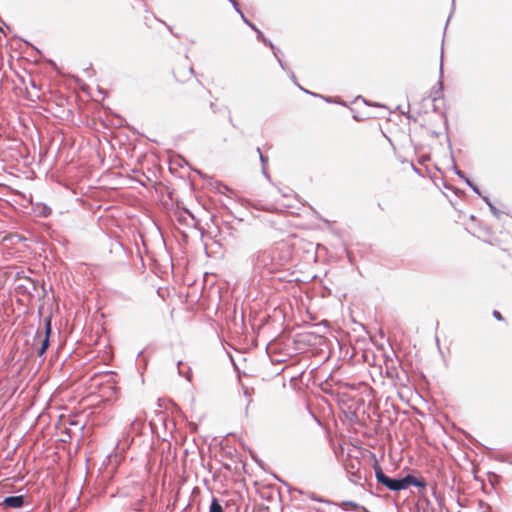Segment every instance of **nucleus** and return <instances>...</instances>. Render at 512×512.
Listing matches in <instances>:
<instances>
[{
  "label": "nucleus",
  "mask_w": 512,
  "mask_h": 512,
  "mask_svg": "<svg viewBox=\"0 0 512 512\" xmlns=\"http://www.w3.org/2000/svg\"><path fill=\"white\" fill-rule=\"evenodd\" d=\"M113 372H103L100 376L103 378L101 382L100 395L106 401H113L117 399L119 388L115 385Z\"/></svg>",
  "instance_id": "nucleus-3"
},
{
  "label": "nucleus",
  "mask_w": 512,
  "mask_h": 512,
  "mask_svg": "<svg viewBox=\"0 0 512 512\" xmlns=\"http://www.w3.org/2000/svg\"><path fill=\"white\" fill-rule=\"evenodd\" d=\"M488 206L490 208V211L495 215L496 217H499L501 212L499 209H497L492 203H488Z\"/></svg>",
  "instance_id": "nucleus-23"
},
{
  "label": "nucleus",
  "mask_w": 512,
  "mask_h": 512,
  "mask_svg": "<svg viewBox=\"0 0 512 512\" xmlns=\"http://www.w3.org/2000/svg\"><path fill=\"white\" fill-rule=\"evenodd\" d=\"M209 512H224L222 505L216 497H212Z\"/></svg>",
  "instance_id": "nucleus-11"
},
{
  "label": "nucleus",
  "mask_w": 512,
  "mask_h": 512,
  "mask_svg": "<svg viewBox=\"0 0 512 512\" xmlns=\"http://www.w3.org/2000/svg\"><path fill=\"white\" fill-rule=\"evenodd\" d=\"M321 98H322V99H324V100H325L326 102H328V103H334V102H335V103H340L339 101H335V100H333V99H332V98H330V97H324V96H321Z\"/></svg>",
  "instance_id": "nucleus-27"
},
{
  "label": "nucleus",
  "mask_w": 512,
  "mask_h": 512,
  "mask_svg": "<svg viewBox=\"0 0 512 512\" xmlns=\"http://www.w3.org/2000/svg\"><path fill=\"white\" fill-rule=\"evenodd\" d=\"M400 364L395 363L394 361H390V363L387 361L385 364V375L388 379H390L394 386H406L405 381L407 380V375L405 372L399 371Z\"/></svg>",
  "instance_id": "nucleus-5"
},
{
  "label": "nucleus",
  "mask_w": 512,
  "mask_h": 512,
  "mask_svg": "<svg viewBox=\"0 0 512 512\" xmlns=\"http://www.w3.org/2000/svg\"><path fill=\"white\" fill-rule=\"evenodd\" d=\"M251 262L255 272L267 270L269 273H273L277 271L271 249L258 251L253 254L251 256Z\"/></svg>",
  "instance_id": "nucleus-1"
},
{
  "label": "nucleus",
  "mask_w": 512,
  "mask_h": 512,
  "mask_svg": "<svg viewBox=\"0 0 512 512\" xmlns=\"http://www.w3.org/2000/svg\"><path fill=\"white\" fill-rule=\"evenodd\" d=\"M210 108L213 111V113H217V107H216L215 103L211 102L210 103Z\"/></svg>",
  "instance_id": "nucleus-29"
},
{
  "label": "nucleus",
  "mask_w": 512,
  "mask_h": 512,
  "mask_svg": "<svg viewBox=\"0 0 512 512\" xmlns=\"http://www.w3.org/2000/svg\"><path fill=\"white\" fill-rule=\"evenodd\" d=\"M25 497L23 495L7 496L3 500V505L9 508H20L23 506Z\"/></svg>",
  "instance_id": "nucleus-10"
},
{
  "label": "nucleus",
  "mask_w": 512,
  "mask_h": 512,
  "mask_svg": "<svg viewBox=\"0 0 512 512\" xmlns=\"http://www.w3.org/2000/svg\"><path fill=\"white\" fill-rule=\"evenodd\" d=\"M262 174L265 176L266 179H268L269 181L271 180L270 175L266 170V167H262Z\"/></svg>",
  "instance_id": "nucleus-28"
},
{
  "label": "nucleus",
  "mask_w": 512,
  "mask_h": 512,
  "mask_svg": "<svg viewBox=\"0 0 512 512\" xmlns=\"http://www.w3.org/2000/svg\"><path fill=\"white\" fill-rule=\"evenodd\" d=\"M44 324H45L44 337L42 338V332L40 330H37L36 334H35V339L37 338L40 340V346L37 347V349H36V353L39 357L44 356V354L46 353V351L50 345V335L52 332L50 317L45 319Z\"/></svg>",
  "instance_id": "nucleus-6"
},
{
  "label": "nucleus",
  "mask_w": 512,
  "mask_h": 512,
  "mask_svg": "<svg viewBox=\"0 0 512 512\" xmlns=\"http://www.w3.org/2000/svg\"><path fill=\"white\" fill-rule=\"evenodd\" d=\"M443 52L441 53V61H440V68H439V80L437 84L432 88L431 91V97L433 101H436L440 99L443 96Z\"/></svg>",
  "instance_id": "nucleus-7"
},
{
  "label": "nucleus",
  "mask_w": 512,
  "mask_h": 512,
  "mask_svg": "<svg viewBox=\"0 0 512 512\" xmlns=\"http://www.w3.org/2000/svg\"><path fill=\"white\" fill-rule=\"evenodd\" d=\"M294 83H295V85H296L298 88H300V89L302 88V87H301V85H300L298 82H296V81H295Z\"/></svg>",
  "instance_id": "nucleus-34"
},
{
  "label": "nucleus",
  "mask_w": 512,
  "mask_h": 512,
  "mask_svg": "<svg viewBox=\"0 0 512 512\" xmlns=\"http://www.w3.org/2000/svg\"><path fill=\"white\" fill-rule=\"evenodd\" d=\"M294 83H295V85H296L298 88H300V89L302 88V87H301V85H300L298 82H296V81H295Z\"/></svg>",
  "instance_id": "nucleus-33"
},
{
  "label": "nucleus",
  "mask_w": 512,
  "mask_h": 512,
  "mask_svg": "<svg viewBox=\"0 0 512 512\" xmlns=\"http://www.w3.org/2000/svg\"><path fill=\"white\" fill-rule=\"evenodd\" d=\"M493 316H494V317H495V319H497L498 321H502V320L504 319V318H503V316H502V314H501L499 311H497V310H494V311H493Z\"/></svg>",
  "instance_id": "nucleus-26"
},
{
  "label": "nucleus",
  "mask_w": 512,
  "mask_h": 512,
  "mask_svg": "<svg viewBox=\"0 0 512 512\" xmlns=\"http://www.w3.org/2000/svg\"><path fill=\"white\" fill-rule=\"evenodd\" d=\"M182 365V361H178L177 362V367H178V373L180 376H184L188 381L191 380V371H190V368H188V371L186 373H184L180 366Z\"/></svg>",
  "instance_id": "nucleus-16"
},
{
  "label": "nucleus",
  "mask_w": 512,
  "mask_h": 512,
  "mask_svg": "<svg viewBox=\"0 0 512 512\" xmlns=\"http://www.w3.org/2000/svg\"><path fill=\"white\" fill-rule=\"evenodd\" d=\"M51 213H52V210L49 206H47L45 204H41L39 206V209H38L39 216L48 217L51 215Z\"/></svg>",
  "instance_id": "nucleus-14"
},
{
  "label": "nucleus",
  "mask_w": 512,
  "mask_h": 512,
  "mask_svg": "<svg viewBox=\"0 0 512 512\" xmlns=\"http://www.w3.org/2000/svg\"><path fill=\"white\" fill-rule=\"evenodd\" d=\"M294 83H295V85H296L298 88H300V89L302 88V87H301V85H300L298 82H296V81H295Z\"/></svg>",
  "instance_id": "nucleus-36"
},
{
  "label": "nucleus",
  "mask_w": 512,
  "mask_h": 512,
  "mask_svg": "<svg viewBox=\"0 0 512 512\" xmlns=\"http://www.w3.org/2000/svg\"><path fill=\"white\" fill-rule=\"evenodd\" d=\"M374 470H375V478L377 480V483L384 486L385 488H387L388 490L390 491H402L404 490V481H403V477L401 478H394V477H389L387 476L382 468L377 464L375 463L374 465Z\"/></svg>",
  "instance_id": "nucleus-2"
},
{
  "label": "nucleus",
  "mask_w": 512,
  "mask_h": 512,
  "mask_svg": "<svg viewBox=\"0 0 512 512\" xmlns=\"http://www.w3.org/2000/svg\"><path fill=\"white\" fill-rule=\"evenodd\" d=\"M275 58L277 59L278 63H279V66L283 69V70H287V67H286V64L282 61V59L279 57V53H280V50L276 47V50H272Z\"/></svg>",
  "instance_id": "nucleus-17"
},
{
  "label": "nucleus",
  "mask_w": 512,
  "mask_h": 512,
  "mask_svg": "<svg viewBox=\"0 0 512 512\" xmlns=\"http://www.w3.org/2000/svg\"><path fill=\"white\" fill-rule=\"evenodd\" d=\"M294 83H295V85H296L298 88H300V89L302 88V87H301V85H300L298 82H296V81H295Z\"/></svg>",
  "instance_id": "nucleus-35"
},
{
  "label": "nucleus",
  "mask_w": 512,
  "mask_h": 512,
  "mask_svg": "<svg viewBox=\"0 0 512 512\" xmlns=\"http://www.w3.org/2000/svg\"><path fill=\"white\" fill-rule=\"evenodd\" d=\"M454 172L455 174L460 177L461 179H463L465 181V178H468L465 173L461 170H459L456 166H454Z\"/></svg>",
  "instance_id": "nucleus-24"
},
{
  "label": "nucleus",
  "mask_w": 512,
  "mask_h": 512,
  "mask_svg": "<svg viewBox=\"0 0 512 512\" xmlns=\"http://www.w3.org/2000/svg\"><path fill=\"white\" fill-rule=\"evenodd\" d=\"M228 1L232 4V6H233L234 10H235V11L240 15V17L242 18V15H244V14H243V12H242V10H241L240 6H239V3H238L236 0H228Z\"/></svg>",
  "instance_id": "nucleus-20"
},
{
  "label": "nucleus",
  "mask_w": 512,
  "mask_h": 512,
  "mask_svg": "<svg viewBox=\"0 0 512 512\" xmlns=\"http://www.w3.org/2000/svg\"><path fill=\"white\" fill-rule=\"evenodd\" d=\"M403 481L405 483L404 490L407 489L409 486H415L421 489H424L426 487V482L421 478H416L412 474H407L403 477Z\"/></svg>",
  "instance_id": "nucleus-9"
},
{
  "label": "nucleus",
  "mask_w": 512,
  "mask_h": 512,
  "mask_svg": "<svg viewBox=\"0 0 512 512\" xmlns=\"http://www.w3.org/2000/svg\"><path fill=\"white\" fill-rule=\"evenodd\" d=\"M348 473H349V480L354 483V484H360V481L362 479V475L359 471V469H357L356 471H349L348 470Z\"/></svg>",
  "instance_id": "nucleus-12"
},
{
  "label": "nucleus",
  "mask_w": 512,
  "mask_h": 512,
  "mask_svg": "<svg viewBox=\"0 0 512 512\" xmlns=\"http://www.w3.org/2000/svg\"><path fill=\"white\" fill-rule=\"evenodd\" d=\"M289 76H290V79H291L293 82H295V81H296V76H295V74H294V72H293V71H289Z\"/></svg>",
  "instance_id": "nucleus-30"
},
{
  "label": "nucleus",
  "mask_w": 512,
  "mask_h": 512,
  "mask_svg": "<svg viewBox=\"0 0 512 512\" xmlns=\"http://www.w3.org/2000/svg\"><path fill=\"white\" fill-rule=\"evenodd\" d=\"M465 183L472 189V191L474 193L481 196V192H480L479 188L469 178H465Z\"/></svg>",
  "instance_id": "nucleus-18"
},
{
  "label": "nucleus",
  "mask_w": 512,
  "mask_h": 512,
  "mask_svg": "<svg viewBox=\"0 0 512 512\" xmlns=\"http://www.w3.org/2000/svg\"><path fill=\"white\" fill-rule=\"evenodd\" d=\"M257 152L259 154L260 162L262 164V167H265L266 163L268 162V157L264 156L260 150V148H257Z\"/></svg>",
  "instance_id": "nucleus-22"
},
{
  "label": "nucleus",
  "mask_w": 512,
  "mask_h": 512,
  "mask_svg": "<svg viewBox=\"0 0 512 512\" xmlns=\"http://www.w3.org/2000/svg\"><path fill=\"white\" fill-rule=\"evenodd\" d=\"M160 22L166 26V28L168 29V31L171 34H173L175 37H178V34L174 33V31L170 25H168L165 21H162V20H160Z\"/></svg>",
  "instance_id": "nucleus-25"
},
{
  "label": "nucleus",
  "mask_w": 512,
  "mask_h": 512,
  "mask_svg": "<svg viewBox=\"0 0 512 512\" xmlns=\"http://www.w3.org/2000/svg\"><path fill=\"white\" fill-rule=\"evenodd\" d=\"M302 91H304L306 94H310V95H313V96H316V94L304 89V88H301Z\"/></svg>",
  "instance_id": "nucleus-32"
},
{
  "label": "nucleus",
  "mask_w": 512,
  "mask_h": 512,
  "mask_svg": "<svg viewBox=\"0 0 512 512\" xmlns=\"http://www.w3.org/2000/svg\"><path fill=\"white\" fill-rule=\"evenodd\" d=\"M242 21L248 26L250 27L253 31H255V33L257 34V31H260L256 26L255 24H253L251 21H249L245 15H242Z\"/></svg>",
  "instance_id": "nucleus-19"
},
{
  "label": "nucleus",
  "mask_w": 512,
  "mask_h": 512,
  "mask_svg": "<svg viewBox=\"0 0 512 512\" xmlns=\"http://www.w3.org/2000/svg\"><path fill=\"white\" fill-rule=\"evenodd\" d=\"M339 506L343 510H346V506H349L352 510H358L360 508L359 504L354 501H343Z\"/></svg>",
  "instance_id": "nucleus-15"
},
{
  "label": "nucleus",
  "mask_w": 512,
  "mask_h": 512,
  "mask_svg": "<svg viewBox=\"0 0 512 512\" xmlns=\"http://www.w3.org/2000/svg\"><path fill=\"white\" fill-rule=\"evenodd\" d=\"M244 396L246 397L247 399V406H246V410L248 409V406L250 405V403L252 402V394L250 392V390L248 388H245L244 389V392H243Z\"/></svg>",
  "instance_id": "nucleus-21"
},
{
  "label": "nucleus",
  "mask_w": 512,
  "mask_h": 512,
  "mask_svg": "<svg viewBox=\"0 0 512 512\" xmlns=\"http://www.w3.org/2000/svg\"><path fill=\"white\" fill-rule=\"evenodd\" d=\"M257 39L262 41L264 45L268 46L271 50H276V46L264 36V34L261 31H257Z\"/></svg>",
  "instance_id": "nucleus-13"
},
{
  "label": "nucleus",
  "mask_w": 512,
  "mask_h": 512,
  "mask_svg": "<svg viewBox=\"0 0 512 512\" xmlns=\"http://www.w3.org/2000/svg\"><path fill=\"white\" fill-rule=\"evenodd\" d=\"M274 258V264L278 270L280 267L286 265L292 258L291 247L286 243H280L271 248Z\"/></svg>",
  "instance_id": "nucleus-4"
},
{
  "label": "nucleus",
  "mask_w": 512,
  "mask_h": 512,
  "mask_svg": "<svg viewBox=\"0 0 512 512\" xmlns=\"http://www.w3.org/2000/svg\"><path fill=\"white\" fill-rule=\"evenodd\" d=\"M194 75V69L191 65L178 66L174 70V76L179 82H186Z\"/></svg>",
  "instance_id": "nucleus-8"
},
{
  "label": "nucleus",
  "mask_w": 512,
  "mask_h": 512,
  "mask_svg": "<svg viewBox=\"0 0 512 512\" xmlns=\"http://www.w3.org/2000/svg\"><path fill=\"white\" fill-rule=\"evenodd\" d=\"M481 197L483 198V200L486 202V204L488 205V203H491L490 199L488 196H482Z\"/></svg>",
  "instance_id": "nucleus-31"
}]
</instances>
